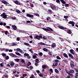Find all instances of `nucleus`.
I'll return each mask as SVG.
<instances>
[{
  "label": "nucleus",
  "instance_id": "57",
  "mask_svg": "<svg viewBox=\"0 0 78 78\" xmlns=\"http://www.w3.org/2000/svg\"><path fill=\"white\" fill-rule=\"evenodd\" d=\"M18 66V64H16L14 66V68H16Z\"/></svg>",
  "mask_w": 78,
  "mask_h": 78
},
{
  "label": "nucleus",
  "instance_id": "9",
  "mask_svg": "<svg viewBox=\"0 0 78 78\" xmlns=\"http://www.w3.org/2000/svg\"><path fill=\"white\" fill-rule=\"evenodd\" d=\"M9 55L10 56H12V57L13 58H16L17 56L16 55L12 53H9Z\"/></svg>",
  "mask_w": 78,
  "mask_h": 78
},
{
  "label": "nucleus",
  "instance_id": "15",
  "mask_svg": "<svg viewBox=\"0 0 78 78\" xmlns=\"http://www.w3.org/2000/svg\"><path fill=\"white\" fill-rule=\"evenodd\" d=\"M48 66L47 65H43L42 66V69H47V68Z\"/></svg>",
  "mask_w": 78,
  "mask_h": 78
},
{
  "label": "nucleus",
  "instance_id": "54",
  "mask_svg": "<svg viewBox=\"0 0 78 78\" xmlns=\"http://www.w3.org/2000/svg\"><path fill=\"white\" fill-rule=\"evenodd\" d=\"M14 76H16V77H18V76H19V75H18L17 74H15L14 75Z\"/></svg>",
  "mask_w": 78,
  "mask_h": 78
},
{
  "label": "nucleus",
  "instance_id": "30",
  "mask_svg": "<svg viewBox=\"0 0 78 78\" xmlns=\"http://www.w3.org/2000/svg\"><path fill=\"white\" fill-rule=\"evenodd\" d=\"M15 54L17 55H18V56H21V54H20V53H19L18 52H15Z\"/></svg>",
  "mask_w": 78,
  "mask_h": 78
},
{
  "label": "nucleus",
  "instance_id": "8",
  "mask_svg": "<svg viewBox=\"0 0 78 78\" xmlns=\"http://www.w3.org/2000/svg\"><path fill=\"white\" fill-rule=\"evenodd\" d=\"M26 16L28 17H30V18H32L34 17V15L31 14H30L28 13H26Z\"/></svg>",
  "mask_w": 78,
  "mask_h": 78
},
{
  "label": "nucleus",
  "instance_id": "59",
  "mask_svg": "<svg viewBox=\"0 0 78 78\" xmlns=\"http://www.w3.org/2000/svg\"><path fill=\"white\" fill-rule=\"evenodd\" d=\"M65 71H66V72H67L68 74L69 73V71H67V69H65Z\"/></svg>",
  "mask_w": 78,
  "mask_h": 78
},
{
  "label": "nucleus",
  "instance_id": "6",
  "mask_svg": "<svg viewBox=\"0 0 78 78\" xmlns=\"http://www.w3.org/2000/svg\"><path fill=\"white\" fill-rule=\"evenodd\" d=\"M74 62L73 61L71 62V63L70 64L71 66V67L72 69H73L75 67V65L74 64Z\"/></svg>",
  "mask_w": 78,
  "mask_h": 78
},
{
  "label": "nucleus",
  "instance_id": "46",
  "mask_svg": "<svg viewBox=\"0 0 78 78\" xmlns=\"http://www.w3.org/2000/svg\"><path fill=\"white\" fill-rule=\"evenodd\" d=\"M39 76H41V77H43V74H42V73H41L40 74H39Z\"/></svg>",
  "mask_w": 78,
  "mask_h": 78
},
{
  "label": "nucleus",
  "instance_id": "38",
  "mask_svg": "<svg viewBox=\"0 0 78 78\" xmlns=\"http://www.w3.org/2000/svg\"><path fill=\"white\" fill-rule=\"evenodd\" d=\"M24 56H29V55L28 54L25 53L24 54Z\"/></svg>",
  "mask_w": 78,
  "mask_h": 78
},
{
  "label": "nucleus",
  "instance_id": "13",
  "mask_svg": "<svg viewBox=\"0 0 78 78\" xmlns=\"http://www.w3.org/2000/svg\"><path fill=\"white\" fill-rule=\"evenodd\" d=\"M2 3H3V4H4V5H6L7 3H8V2H7L5 0H2Z\"/></svg>",
  "mask_w": 78,
  "mask_h": 78
},
{
  "label": "nucleus",
  "instance_id": "28",
  "mask_svg": "<svg viewBox=\"0 0 78 78\" xmlns=\"http://www.w3.org/2000/svg\"><path fill=\"white\" fill-rule=\"evenodd\" d=\"M39 61V59L37 58L35 59V62H36V63H39V62L38 61Z\"/></svg>",
  "mask_w": 78,
  "mask_h": 78
},
{
  "label": "nucleus",
  "instance_id": "29",
  "mask_svg": "<svg viewBox=\"0 0 78 78\" xmlns=\"http://www.w3.org/2000/svg\"><path fill=\"white\" fill-rule=\"evenodd\" d=\"M48 12L50 14H52V13H53V12H52V11L50 9H48Z\"/></svg>",
  "mask_w": 78,
  "mask_h": 78
},
{
  "label": "nucleus",
  "instance_id": "2",
  "mask_svg": "<svg viewBox=\"0 0 78 78\" xmlns=\"http://www.w3.org/2000/svg\"><path fill=\"white\" fill-rule=\"evenodd\" d=\"M51 8L53 10H54V11H56L58 10V7H57L55 5L51 6Z\"/></svg>",
  "mask_w": 78,
  "mask_h": 78
},
{
  "label": "nucleus",
  "instance_id": "35",
  "mask_svg": "<svg viewBox=\"0 0 78 78\" xmlns=\"http://www.w3.org/2000/svg\"><path fill=\"white\" fill-rule=\"evenodd\" d=\"M11 45L12 46H14V45H16V44L14 42H12L11 43Z\"/></svg>",
  "mask_w": 78,
  "mask_h": 78
},
{
  "label": "nucleus",
  "instance_id": "40",
  "mask_svg": "<svg viewBox=\"0 0 78 78\" xmlns=\"http://www.w3.org/2000/svg\"><path fill=\"white\" fill-rule=\"evenodd\" d=\"M2 56L4 57V56H6V54L5 53H3L2 54Z\"/></svg>",
  "mask_w": 78,
  "mask_h": 78
},
{
  "label": "nucleus",
  "instance_id": "44",
  "mask_svg": "<svg viewBox=\"0 0 78 78\" xmlns=\"http://www.w3.org/2000/svg\"><path fill=\"white\" fill-rule=\"evenodd\" d=\"M5 58L6 60H8V59L9 58V56H7L5 57Z\"/></svg>",
  "mask_w": 78,
  "mask_h": 78
},
{
  "label": "nucleus",
  "instance_id": "53",
  "mask_svg": "<svg viewBox=\"0 0 78 78\" xmlns=\"http://www.w3.org/2000/svg\"><path fill=\"white\" fill-rule=\"evenodd\" d=\"M24 44L25 45H30V44H29L27 43H24Z\"/></svg>",
  "mask_w": 78,
  "mask_h": 78
},
{
  "label": "nucleus",
  "instance_id": "19",
  "mask_svg": "<svg viewBox=\"0 0 78 78\" xmlns=\"http://www.w3.org/2000/svg\"><path fill=\"white\" fill-rule=\"evenodd\" d=\"M39 44L41 45H46V44L42 42L39 43Z\"/></svg>",
  "mask_w": 78,
  "mask_h": 78
},
{
  "label": "nucleus",
  "instance_id": "49",
  "mask_svg": "<svg viewBox=\"0 0 78 78\" xmlns=\"http://www.w3.org/2000/svg\"><path fill=\"white\" fill-rule=\"evenodd\" d=\"M30 70H32V69H33V67L32 66H30Z\"/></svg>",
  "mask_w": 78,
  "mask_h": 78
},
{
  "label": "nucleus",
  "instance_id": "52",
  "mask_svg": "<svg viewBox=\"0 0 78 78\" xmlns=\"http://www.w3.org/2000/svg\"><path fill=\"white\" fill-rule=\"evenodd\" d=\"M5 51H6V52H7V51H9V49H5Z\"/></svg>",
  "mask_w": 78,
  "mask_h": 78
},
{
  "label": "nucleus",
  "instance_id": "32",
  "mask_svg": "<svg viewBox=\"0 0 78 78\" xmlns=\"http://www.w3.org/2000/svg\"><path fill=\"white\" fill-rule=\"evenodd\" d=\"M16 12L18 14H20V11L19 9L16 10Z\"/></svg>",
  "mask_w": 78,
  "mask_h": 78
},
{
  "label": "nucleus",
  "instance_id": "1",
  "mask_svg": "<svg viewBox=\"0 0 78 78\" xmlns=\"http://www.w3.org/2000/svg\"><path fill=\"white\" fill-rule=\"evenodd\" d=\"M47 29L46 28H43V30H44V31H45L47 33H51V31H53V30L50 27H48Z\"/></svg>",
  "mask_w": 78,
  "mask_h": 78
},
{
  "label": "nucleus",
  "instance_id": "47",
  "mask_svg": "<svg viewBox=\"0 0 78 78\" xmlns=\"http://www.w3.org/2000/svg\"><path fill=\"white\" fill-rule=\"evenodd\" d=\"M31 64V62H28V63L27 64V66H30Z\"/></svg>",
  "mask_w": 78,
  "mask_h": 78
},
{
  "label": "nucleus",
  "instance_id": "62",
  "mask_svg": "<svg viewBox=\"0 0 78 78\" xmlns=\"http://www.w3.org/2000/svg\"><path fill=\"white\" fill-rule=\"evenodd\" d=\"M36 72H37L38 73H40V71L39 70H36Z\"/></svg>",
  "mask_w": 78,
  "mask_h": 78
},
{
  "label": "nucleus",
  "instance_id": "34",
  "mask_svg": "<svg viewBox=\"0 0 78 78\" xmlns=\"http://www.w3.org/2000/svg\"><path fill=\"white\" fill-rule=\"evenodd\" d=\"M30 78H36V77H34V75L32 74L30 76Z\"/></svg>",
  "mask_w": 78,
  "mask_h": 78
},
{
  "label": "nucleus",
  "instance_id": "23",
  "mask_svg": "<svg viewBox=\"0 0 78 78\" xmlns=\"http://www.w3.org/2000/svg\"><path fill=\"white\" fill-rule=\"evenodd\" d=\"M55 73H59V71L57 69H55Z\"/></svg>",
  "mask_w": 78,
  "mask_h": 78
},
{
  "label": "nucleus",
  "instance_id": "12",
  "mask_svg": "<svg viewBox=\"0 0 78 78\" xmlns=\"http://www.w3.org/2000/svg\"><path fill=\"white\" fill-rule=\"evenodd\" d=\"M12 28L14 30H16L17 29V26L16 25H12Z\"/></svg>",
  "mask_w": 78,
  "mask_h": 78
},
{
  "label": "nucleus",
  "instance_id": "61",
  "mask_svg": "<svg viewBox=\"0 0 78 78\" xmlns=\"http://www.w3.org/2000/svg\"><path fill=\"white\" fill-rule=\"evenodd\" d=\"M56 2L57 3H59L60 2V0H57L56 1Z\"/></svg>",
  "mask_w": 78,
  "mask_h": 78
},
{
  "label": "nucleus",
  "instance_id": "48",
  "mask_svg": "<svg viewBox=\"0 0 78 78\" xmlns=\"http://www.w3.org/2000/svg\"><path fill=\"white\" fill-rule=\"evenodd\" d=\"M20 50H21V49H20V48H17L16 49V50L17 51H20Z\"/></svg>",
  "mask_w": 78,
  "mask_h": 78
},
{
  "label": "nucleus",
  "instance_id": "45",
  "mask_svg": "<svg viewBox=\"0 0 78 78\" xmlns=\"http://www.w3.org/2000/svg\"><path fill=\"white\" fill-rule=\"evenodd\" d=\"M21 61L23 63H25V60L23 59H22L21 60Z\"/></svg>",
  "mask_w": 78,
  "mask_h": 78
},
{
  "label": "nucleus",
  "instance_id": "14",
  "mask_svg": "<svg viewBox=\"0 0 78 78\" xmlns=\"http://www.w3.org/2000/svg\"><path fill=\"white\" fill-rule=\"evenodd\" d=\"M51 47L52 48H55V47H56V43H52L51 45Z\"/></svg>",
  "mask_w": 78,
  "mask_h": 78
},
{
  "label": "nucleus",
  "instance_id": "63",
  "mask_svg": "<svg viewBox=\"0 0 78 78\" xmlns=\"http://www.w3.org/2000/svg\"><path fill=\"white\" fill-rule=\"evenodd\" d=\"M27 58H28V59H30V58H31V56L28 55V56H27Z\"/></svg>",
  "mask_w": 78,
  "mask_h": 78
},
{
  "label": "nucleus",
  "instance_id": "22",
  "mask_svg": "<svg viewBox=\"0 0 78 78\" xmlns=\"http://www.w3.org/2000/svg\"><path fill=\"white\" fill-rule=\"evenodd\" d=\"M10 66H14L15 64V63H14V62L12 61H11L10 63Z\"/></svg>",
  "mask_w": 78,
  "mask_h": 78
},
{
  "label": "nucleus",
  "instance_id": "51",
  "mask_svg": "<svg viewBox=\"0 0 78 78\" xmlns=\"http://www.w3.org/2000/svg\"><path fill=\"white\" fill-rule=\"evenodd\" d=\"M16 40H17V41H20V39L19 38L17 37L16 38Z\"/></svg>",
  "mask_w": 78,
  "mask_h": 78
},
{
  "label": "nucleus",
  "instance_id": "25",
  "mask_svg": "<svg viewBox=\"0 0 78 78\" xmlns=\"http://www.w3.org/2000/svg\"><path fill=\"white\" fill-rule=\"evenodd\" d=\"M54 62H56V63H58V62H59V60H58V59H55L54 60Z\"/></svg>",
  "mask_w": 78,
  "mask_h": 78
},
{
  "label": "nucleus",
  "instance_id": "50",
  "mask_svg": "<svg viewBox=\"0 0 78 78\" xmlns=\"http://www.w3.org/2000/svg\"><path fill=\"white\" fill-rule=\"evenodd\" d=\"M8 31L6 30L5 33V34H6V35H7V34H8Z\"/></svg>",
  "mask_w": 78,
  "mask_h": 78
},
{
  "label": "nucleus",
  "instance_id": "31",
  "mask_svg": "<svg viewBox=\"0 0 78 78\" xmlns=\"http://www.w3.org/2000/svg\"><path fill=\"white\" fill-rule=\"evenodd\" d=\"M14 61H16V62H19L20 61V59H14Z\"/></svg>",
  "mask_w": 78,
  "mask_h": 78
},
{
  "label": "nucleus",
  "instance_id": "60",
  "mask_svg": "<svg viewBox=\"0 0 78 78\" xmlns=\"http://www.w3.org/2000/svg\"><path fill=\"white\" fill-rule=\"evenodd\" d=\"M20 52L21 53H23V51L22 50L20 49Z\"/></svg>",
  "mask_w": 78,
  "mask_h": 78
},
{
  "label": "nucleus",
  "instance_id": "16",
  "mask_svg": "<svg viewBox=\"0 0 78 78\" xmlns=\"http://www.w3.org/2000/svg\"><path fill=\"white\" fill-rule=\"evenodd\" d=\"M75 72V71L73 69H71L70 70V71H69V73H74Z\"/></svg>",
  "mask_w": 78,
  "mask_h": 78
},
{
  "label": "nucleus",
  "instance_id": "5",
  "mask_svg": "<svg viewBox=\"0 0 78 78\" xmlns=\"http://www.w3.org/2000/svg\"><path fill=\"white\" fill-rule=\"evenodd\" d=\"M65 31H66V32H67V33L68 34H72V31H71V30H70L68 29L67 28H66V29L65 30Z\"/></svg>",
  "mask_w": 78,
  "mask_h": 78
},
{
  "label": "nucleus",
  "instance_id": "42",
  "mask_svg": "<svg viewBox=\"0 0 78 78\" xmlns=\"http://www.w3.org/2000/svg\"><path fill=\"white\" fill-rule=\"evenodd\" d=\"M64 17L66 20L67 19H68V18H69V17H68V16H64Z\"/></svg>",
  "mask_w": 78,
  "mask_h": 78
},
{
  "label": "nucleus",
  "instance_id": "21",
  "mask_svg": "<svg viewBox=\"0 0 78 78\" xmlns=\"http://www.w3.org/2000/svg\"><path fill=\"white\" fill-rule=\"evenodd\" d=\"M70 53H71V54H73L74 55H75V54L74 53V52H73V49H70Z\"/></svg>",
  "mask_w": 78,
  "mask_h": 78
},
{
  "label": "nucleus",
  "instance_id": "37",
  "mask_svg": "<svg viewBox=\"0 0 78 78\" xmlns=\"http://www.w3.org/2000/svg\"><path fill=\"white\" fill-rule=\"evenodd\" d=\"M56 58L57 59H58L59 60L60 59H61V58H60V57H59V56H57Z\"/></svg>",
  "mask_w": 78,
  "mask_h": 78
},
{
  "label": "nucleus",
  "instance_id": "43",
  "mask_svg": "<svg viewBox=\"0 0 78 78\" xmlns=\"http://www.w3.org/2000/svg\"><path fill=\"white\" fill-rule=\"evenodd\" d=\"M34 15L35 16H37V17H39L40 16L37 13H34Z\"/></svg>",
  "mask_w": 78,
  "mask_h": 78
},
{
  "label": "nucleus",
  "instance_id": "64",
  "mask_svg": "<svg viewBox=\"0 0 78 78\" xmlns=\"http://www.w3.org/2000/svg\"><path fill=\"white\" fill-rule=\"evenodd\" d=\"M0 66L1 67H3V63H2L0 64Z\"/></svg>",
  "mask_w": 78,
  "mask_h": 78
},
{
  "label": "nucleus",
  "instance_id": "56",
  "mask_svg": "<svg viewBox=\"0 0 78 78\" xmlns=\"http://www.w3.org/2000/svg\"><path fill=\"white\" fill-rule=\"evenodd\" d=\"M48 54H49L50 56H52V54L50 52H48Z\"/></svg>",
  "mask_w": 78,
  "mask_h": 78
},
{
  "label": "nucleus",
  "instance_id": "55",
  "mask_svg": "<svg viewBox=\"0 0 78 78\" xmlns=\"http://www.w3.org/2000/svg\"><path fill=\"white\" fill-rule=\"evenodd\" d=\"M68 74V75H70V76H73V74L69 73Z\"/></svg>",
  "mask_w": 78,
  "mask_h": 78
},
{
  "label": "nucleus",
  "instance_id": "33",
  "mask_svg": "<svg viewBox=\"0 0 78 78\" xmlns=\"http://www.w3.org/2000/svg\"><path fill=\"white\" fill-rule=\"evenodd\" d=\"M42 39H43V40H45V39H47V37H45V36H44L42 37Z\"/></svg>",
  "mask_w": 78,
  "mask_h": 78
},
{
  "label": "nucleus",
  "instance_id": "41",
  "mask_svg": "<svg viewBox=\"0 0 78 78\" xmlns=\"http://www.w3.org/2000/svg\"><path fill=\"white\" fill-rule=\"evenodd\" d=\"M65 7H69V5L68 4H66L65 5Z\"/></svg>",
  "mask_w": 78,
  "mask_h": 78
},
{
  "label": "nucleus",
  "instance_id": "7",
  "mask_svg": "<svg viewBox=\"0 0 78 78\" xmlns=\"http://www.w3.org/2000/svg\"><path fill=\"white\" fill-rule=\"evenodd\" d=\"M59 28H60V29H61V30H65L66 29V28L64 27L63 26H61L60 25H59L58 26Z\"/></svg>",
  "mask_w": 78,
  "mask_h": 78
},
{
  "label": "nucleus",
  "instance_id": "17",
  "mask_svg": "<svg viewBox=\"0 0 78 78\" xmlns=\"http://www.w3.org/2000/svg\"><path fill=\"white\" fill-rule=\"evenodd\" d=\"M60 1L63 5H65V4H66V1H64V0H60Z\"/></svg>",
  "mask_w": 78,
  "mask_h": 78
},
{
  "label": "nucleus",
  "instance_id": "11",
  "mask_svg": "<svg viewBox=\"0 0 78 78\" xmlns=\"http://www.w3.org/2000/svg\"><path fill=\"white\" fill-rule=\"evenodd\" d=\"M68 24H71L72 27H74L75 25L74 24V22L73 21H70L68 23Z\"/></svg>",
  "mask_w": 78,
  "mask_h": 78
},
{
  "label": "nucleus",
  "instance_id": "20",
  "mask_svg": "<svg viewBox=\"0 0 78 78\" xmlns=\"http://www.w3.org/2000/svg\"><path fill=\"white\" fill-rule=\"evenodd\" d=\"M68 55L69 57H70V58H72V59H73V56L71 54L69 53Z\"/></svg>",
  "mask_w": 78,
  "mask_h": 78
},
{
  "label": "nucleus",
  "instance_id": "24",
  "mask_svg": "<svg viewBox=\"0 0 78 78\" xmlns=\"http://www.w3.org/2000/svg\"><path fill=\"white\" fill-rule=\"evenodd\" d=\"M75 76L74 77L75 78H78V73H76L75 74Z\"/></svg>",
  "mask_w": 78,
  "mask_h": 78
},
{
  "label": "nucleus",
  "instance_id": "58",
  "mask_svg": "<svg viewBox=\"0 0 78 78\" xmlns=\"http://www.w3.org/2000/svg\"><path fill=\"white\" fill-rule=\"evenodd\" d=\"M49 70L51 72L53 73V69H49Z\"/></svg>",
  "mask_w": 78,
  "mask_h": 78
},
{
  "label": "nucleus",
  "instance_id": "27",
  "mask_svg": "<svg viewBox=\"0 0 78 78\" xmlns=\"http://www.w3.org/2000/svg\"><path fill=\"white\" fill-rule=\"evenodd\" d=\"M43 51H48V49L47 48H44L43 49Z\"/></svg>",
  "mask_w": 78,
  "mask_h": 78
},
{
  "label": "nucleus",
  "instance_id": "18",
  "mask_svg": "<svg viewBox=\"0 0 78 78\" xmlns=\"http://www.w3.org/2000/svg\"><path fill=\"white\" fill-rule=\"evenodd\" d=\"M63 56H64L65 58H69V56H68V55H67V54H66V53H64L63 54Z\"/></svg>",
  "mask_w": 78,
  "mask_h": 78
},
{
  "label": "nucleus",
  "instance_id": "4",
  "mask_svg": "<svg viewBox=\"0 0 78 78\" xmlns=\"http://www.w3.org/2000/svg\"><path fill=\"white\" fill-rule=\"evenodd\" d=\"M5 12H3L1 15V17H2L4 19H6L7 18V15L5 14Z\"/></svg>",
  "mask_w": 78,
  "mask_h": 78
},
{
  "label": "nucleus",
  "instance_id": "26",
  "mask_svg": "<svg viewBox=\"0 0 78 78\" xmlns=\"http://www.w3.org/2000/svg\"><path fill=\"white\" fill-rule=\"evenodd\" d=\"M47 20L48 22H51V20H50V17H48L47 18Z\"/></svg>",
  "mask_w": 78,
  "mask_h": 78
},
{
  "label": "nucleus",
  "instance_id": "10",
  "mask_svg": "<svg viewBox=\"0 0 78 78\" xmlns=\"http://www.w3.org/2000/svg\"><path fill=\"white\" fill-rule=\"evenodd\" d=\"M13 2H14V3H15V4H16V5H20V3L19 2V1L18 0H16V1L13 0Z\"/></svg>",
  "mask_w": 78,
  "mask_h": 78
},
{
  "label": "nucleus",
  "instance_id": "36",
  "mask_svg": "<svg viewBox=\"0 0 78 78\" xmlns=\"http://www.w3.org/2000/svg\"><path fill=\"white\" fill-rule=\"evenodd\" d=\"M33 59H36V58H37V56H36V55H33Z\"/></svg>",
  "mask_w": 78,
  "mask_h": 78
},
{
  "label": "nucleus",
  "instance_id": "3",
  "mask_svg": "<svg viewBox=\"0 0 78 78\" xmlns=\"http://www.w3.org/2000/svg\"><path fill=\"white\" fill-rule=\"evenodd\" d=\"M35 38L38 40H41L40 39H42V36L41 35H36L35 36Z\"/></svg>",
  "mask_w": 78,
  "mask_h": 78
},
{
  "label": "nucleus",
  "instance_id": "39",
  "mask_svg": "<svg viewBox=\"0 0 78 78\" xmlns=\"http://www.w3.org/2000/svg\"><path fill=\"white\" fill-rule=\"evenodd\" d=\"M39 55L40 56H42L43 55V54L42 53V52H41L39 54Z\"/></svg>",
  "mask_w": 78,
  "mask_h": 78
}]
</instances>
